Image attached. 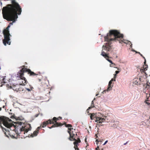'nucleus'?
Masks as SVG:
<instances>
[{"label":"nucleus","instance_id":"nucleus-8","mask_svg":"<svg viewBox=\"0 0 150 150\" xmlns=\"http://www.w3.org/2000/svg\"><path fill=\"white\" fill-rule=\"evenodd\" d=\"M69 139L71 141H75L74 142V148L75 150H79V148H78V146L79 145L78 143L81 142V140L77 136V133L76 134H73V135L71 136H70Z\"/></svg>","mask_w":150,"mask_h":150},{"label":"nucleus","instance_id":"nucleus-38","mask_svg":"<svg viewBox=\"0 0 150 150\" xmlns=\"http://www.w3.org/2000/svg\"><path fill=\"white\" fill-rule=\"evenodd\" d=\"M97 141H98V140H97H97H96V142H97Z\"/></svg>","mask_w":150,"mask_h":150},{"label":"nucleus","instance_id":"nucleus-25","mask_svg":"<svg viewBox=\"0 0 150 150\" xmlns=\"http://www.w3.org/2000/svg\"><path fill=\"white\" fill-rule=\"evenodd\" d=\"M142 57L144 59V64H146V59L143 56H142Z\"/></svg>","mask_w":150,"mask_h":150},{"label":"nucleus","instance_id":"nucleus-29","mask_svg":"<svg viewBox=\"0 0 150 150\" xmlns=\"http://www.w3.org/2000/svg\"><path fill=\"white\" fill-rule=\"evenodd\" d=\"M99 149V147H98L97 148H96V150H99L98 149Z\"/></svg>","mask_w":150,"mask_h":150},{"label":"nucleus","instance_id":"nucleus-26","mask_svg":"<svg viewBox=\"0 0 150 150\" xmlns=\"http://www.w3.org/2000/svg\"><path fill=\"white\" fill-rule=\"evenodd\" d=\"M142 57L144 59V64H146V59L143 56H142Z\"/></svg>","mask_w":150,"mask_h":150},{"label":"nucleus","instance_id":"nucleus-33","mask_svg":"<svg viewBox=\"0 0 150 150\" xmlns=\"http://www.w3.org/2000/svg\"><path fill=\"white\" fill-rule=\"evenodd\" d=\"M59 118H60V119H62V117H59Z\"/></svg>","mask_w":150,"mask_h":150},{"label":"nucleus","instance_id":"nucleus-35","mask_svg":"<svg viewBox=\"0 0 150 150\" xmlns=\"http://www.w3.org/2000/svg\"><path fill=\"white\" fill-rule=\"evenodd\" d=\"M1 81V80H0V82H1V83L2 82V81Z\"/></svg>","mask_w":150,"mask_h":150},{"label":"nucleus","instance_id":"nucleus-5","mask_svg":"<svg viewBox=\"0 0 150 150\" xmlns=\"http://www.w3.org/2000/svg\"><path fill=\"white\" fill-rule=\"evenodd\" d=\"M10 27V25H8L6 28L3 32L4 37V39L3 40V42L4 45L6 46V44L10 45L11 43V40L10 37L11 35L9 33V28Z\"/></svg>","mask_w":150,"mask_h":150},{"label":"nucleus","instance_id":"nucleus-27","mask_svg":"<svg viewBox=\"0 0 150 150\" xmlns=\"http://www.w3.org/2000/svg\"><path fill=\"white\" fill-rule=\"evenodd\" d=\"M119 73V71H115V75H116V74H118Z\"/></svg>","mask_w":150,"mask_h":150},{"label":"nucleus","instance_id":"nucleus-12","mask_svg":"<svg viewBox=\"0 0 150 150\" xmlns=\"http://www.w3.org/2000/svg\"><path fill=\"white\" fill-rule=\"evenodd\" d=\"M113 81V79H112L110 81L109 83L108 87L107 88V90L104 91H108V90H110L111 89L112 87L113 86L111 84L112 83V81Z\"/></svg>","mask_w":150,"mask_h":150},{"label":"nucleus","instance_id":"nucleus-2","mask_svg":"<svg viewBox=\"0 0 150 150\" xmlns=\"http://www.w3.org/2000/svg\"><path fill=\"white\" fill-rule=\"evenodd\" d=\"M22 11L21 9H14L13 8H10L8 9L3 10L2 9V13L3 18L8 21H12L8 25L13 24V23L15 22L18 18L17 14L20 15Z\"/></svg>","mask_w":150,"mask_h":150},{"label":"nucleus","instance_id":"nucleus-14","mask_svg":"<svg viewBox=\"0 0 150 150\" xmlns=\"http://www.w3.org/2000/svg\"><path fill=\"white\" fill-rule=\"evenodd\" d=\"M105 119L104 118H102L100 117H96V120H95V122H98L100 121L101 122H103Z\"/></svg>","mask_w":150,"mask_h":150},{"label":"nucleus","instance_id":"nucleus-16","mask_svg":"<svg viewBox=\"0 0 150 150\" xmlns=\"http://www.w3.org/2000/svg\"><path fill=\"white\" fill-rule=\"evenodd\" d=\"M39 132L38 131V130H36L34 132L33 134H32L30 135V136L32 137H33L34 136H36L38 134V133Z\"/></svg>","mask_w":150,"mask_h":150},{"label":"nucleus","instance_id":"nucleus-24","mask_svg":"<svg viewBox=\"0 0 150 150\" xmlns=\"http://www.w3.org/2000/svg\"><path fill=\"white\" fill-rule=\"evenodd\" d=\"M32 88H33L32 87L31 88V89L27 88H25L28 91H30L32 89Z\"/></svg>","mask_w":150,"mask_h":150},{"label":"nucleus","instance_id":"nucleus-7","mask_svg":"<svg viewBox=\"0 0 150 150\" xmlns=\"http://www.w3.org/2000/svg\"><path fill=\"white\" fill-rule=\"evenodd\" d=\"M12 120L9 118L4 116H0V125L2 122L4 125L7 128H10L11 126Z\"/></svg>","mask_w":150,"mask_h":150},{"label":"nucleus","instance_id":"nucleus-20","mask_svg":"<svg viewBox=\"0 0 150 150\" xmlns=\"http://www.w3.org/2000/svg\"><path fill=\"white\" fill-rule=\"evenodd\" d=\"M95 107L94 104L93 100L91 102V107H90L88 108V109H90L92 108H93Z\"/></svg>","mask_w":150,"mask_h":150},{"label":"nucleus","instance_id":"nucleus-15","mask_svg":"<svg viewBox=\"0 0 150 150\" xmlns=\"http://www.w3.org/2000/svg\"><path fill=\"white\" fill-rule=\"evenodd\" d=\"M101 55H102L105 58H109V56H108V55L104 51H102Z\"/></svg>","mask_w":150,"mask_h":150},{"label":"nucleus","instance_id":"nucleus-19","mask_svg":"<svg viewBox=\"0 0 150 150\" xmlns=\"http://www.w3.org/2000/svg\"><path fill=\"white\" fill-rule=\"evenodd\" d=\"M65 126L67 127H68V129L69 128H71V127H72V126L71 124H66V123L65 122L64 123Z\"/></svg>","mask_w":150,"mask_h":150},{"label":"nucleus","instance_id":"nucleus-13","mask_svg":"<svg viewBox=\"0 0 150 150\" xmlns=\"http://www.w3.org/2000/svg\"><path fill=\"white\" fill-rule=\"evenodd\" d=\"M144 65L143 66V68L142 69H141V71L142 72L144 73L145 74H146V73L145 72V71L147 70V69L148 68V66L147 65H146L145 64H144Z\"/></svg>","mask_w":150,"mask_h":150},{"label":"nucleus","instance_id":"nucleus-40","mask_svg":"<svg viewBox=\"0 0 150 150\" xmlns=\"http://www.w3.org/2000/svg\"><path fill=\"white\" fill-rule=\"evenodd\" d=\"M0 69H1V68H0Z\"/></svg>","mask_w":150,"mask_h":150},{"label":"nucleus","instance_id":"nucleus-23","mask_svg":"<svg viewBox=\"0 0 150 150\" xmlns=\"http://www.w3.org/2000/svg\"><path fill=\"white\" fill-rule=\"evenodd\" d=\"M150 101L148 100H147L146 101V103L148 105H150Z\"/></svg>","mask_w":150,"mask_h":150},{"label":"nucleus","instance_id":"nucleus-21","mask_svg":"<svg viewBox=\"0 0 150 150\" xmlns=\"http://www.w3.org/2000/svg\"><path fill=\"white\" fill-rule=\"evenodd\" d=\"M98 125L99 126H102V122H101L100 121L98 122H97Z\"/></svg>","mask_w":150,"mask_h":150},{"label":"nucleus","instance_id":"nucleus-18","mask_svg":"<svg viewBox=\"0 0 150 150\" xmlns=\"http://www.w3.org/2000/svg\"><path fill=\"white\" fill-rule=\"evenodd\" d=\"M1 125V124L0 125V127L2 128V130L3 131V132H4V133L6 135V132L7 131V130L5 128H4Z\"/></svg>","mask_w":150,"mask_h":150},{"label":"nucleus","instance_id":"nucleus-10","mask_svg":"<svg viewBox=\"0 0 150 150\" xmlns=\"http://www.w3.org/2000/svg\"><path fill=\"white\" fill-rule=\"evenodd\" d=\"M13 89L14 91H16V92H18L21 91V88L20 87V85L17 84L15 86H13Z\"/></svg>","mask_w":150,"mask_h":150},{"label":"nucleus","instance_id":"nucleus-37","mask_svg":"<svg viewBox=\"0 0 150 150\" xmlns=\"http://www.w3.org/2000/svg\"><path fill=\"white\" fill-rule=\"evenodd\" d=\"M86 139H85V141L86 142Z\"/></svg>","mask_w":150,"mask_h":150},{"label":"nucleus","instance_id":"nucleus-30","mask_svg":"<svg viewBox=\"0 0 150 150\" xmlns=\"http://www.w3.org/2000/svg\"><path fill=\"white\" fill-rule=\"evenodd\" d=\"M113 79V81H115V77Z\"/></svg>","mask_w":150,"mask_h":150},{"label":"nucleus","instance_id":"nucleus-39","mask_svg":"<svg viewBox=\"0 0 150 150\" xmlns=\"http://www.w3.org/2000/svg\"><path fill=\"white\" fill-rule=\"evenodd\" d=\"M3 107L4 108V106H3Z\"/></svg>","mask_w":150,"mask_h":150},{"label":"nucleus","instance_id":"nucleus-28","mask_svg":"<svg viewBox=\"0 0 150 150\" xmlns=\"http://www.w3.org/2000/svg\"><path fill=\"white\" fill-rule=\"evenodd\" d=\"M138 53L140 54L141 56H142L143 55L142 54H141L139 52H138Z\"/></svg>","mask_w":150,"mask_h":150},{"label":"nucleus","instance_id":"nucleus-22","mask_svg":"<svg viewBox=\"0 0 150 150\" xmlns=\"http://www.w3.org/2000/svg\"><path fill=\"white\" fill-rule=\"evenodd\" d=\"M105 59L110 63H111L112 64H113V63L112 62V61L111 60H110L109 59H108V58H105Z\"/></svg>","mask_w":150,"mask_h":150},{"label":"nucleus","instance_id":"nucleus-31","mask_svg":"<svg viewBox=\"0 0 150 150\" xmlns=\"http://www.w3.org/2000/svg\"><path fill=\"white\" fill-rule=\"evenodd\" d=\"M107 142H108V141H106L105 142V143H104V144H106V143Z\"/></svg>","mask_w":150,"mask_h":150},{"label":"nucleus","instance_id":"nucleus-3","mask_svg":"<svg viewBox=\"0 0 150 150\" xmlns=\"http://www.w3.org/2000/svg\"><path fill=\"white\" fill-rule=\"evenodd\" d=\"M12 121L11 124L13 125L11 126L10 128H8L11 129V127H13L14 129L13 130L16 129V132L18 134H25V133H27L29 131L31 130V127L30 124L27 123H23L21 122H17L14 125L13 124Z\"/></svg>","mask_w":150,"mask_h":150},{"label":"nucleus","instance_id":"nucleus-17","mask_svg":"<svg viewBox=\"0 0 150 150\" xmlns=\"http://www.w3.org/2000/svg\"><path fill=\"white\" fill-rule=\"evenodd\" d=\"M96 117H96V115L94 114H92L90 116V118L91 120H93L94 119V118H96Z\"/></svg>","mask_w":150,"mask_h":150},{"label":"nucleus","instance_id":"nucleus-9","mask_svg":"<svg viewBox=\"0 0 150 150\" xmlns=\"http://www.w3.org/2000/svg\"><path fill=\"white\" fill-rule=\"evenodd\" d=\"M24 74L22 75L21 76L20 75H17V77L20 78L21 79L23 80L22 81V83L19 84L20 85L25 86L26 84L28 83V81L26 80L24 76Z\"/></svg>","mask_w":150,"mask_h":150},{"label":"nucleus","instance_id":"nucleus-4","mask_svg":"<svg viewBox=\"0 0 150 150\" xmlns=\"http://www.w3.org/2000/svg\"><path fill=\"white\" fill-rule=\"evenodd\" d=\"M59 119L58 118L54 117L53 118L52 120L50 119L47 121L44 122L42 123V125L38 127L36 130H38V131L39 132V130L41 128V127H44L49 124H53L51 127H49V128L50 129L54 127H58L63 125L61 123L57 122V121Z\"/></svg>","mask_w":150,"mask_h":150},{"label":"nucleus","instance_id":"nucleus-11","mask_svg":"<svg viewBox=\"0 0 150 150\" xmlns=\"http://www.w3.org/2000/svg\"><path fill=\"white\" fill-rule=\"evenodd\" d=\"M68 129L69 130V131H68V132L69 133L70 136H72L73 134H77L76 132L75 129H74V130L71 131V130L73 129L72 128H69Z\"/></svg>","mask_w":150,"mask_h":150},{"label":"nucleus","instance_id":"nucleus-6","mask_svg":"<svg viewBox=\"0 0 150 150\" xmlns=\"http://www.w3.org/2000/svg\"><path fill=\"white\" fill-rule=\"evenodd\" d=\"M21 69L18 73L17 75H20L21 76L22 75L24 74L25 72H27L30 76H34L38 75V74L35 73L34 72L31 71L29 69H28L25 67V66L23 65L21 67Z\"/></svg>","mask_w":150,"mask_h":150},{"label":"nucleus","instance_id":"nucleus-32","mask_svg":"<svg viewBox=\"0 0 150 150\" xmlns=\"http://www.w3.org/2000/svg\"><path fill=\"white\" fill-rule=\"evenodd\" d=\"M127 143V142H126V143H125L124 144V145H126Z\"/></svg>","mask_w":150,"mask_h":150},{"label":"nucleus","instance_id":"nucleus-34","mask_svg":"<svg viewBox=\"0 0 150 150\" xmlns=\"http://www.w3.org/2000/svg\"><path fill=\"white\" fill-rule=\"evenodd\" d=\"M1 108L0 107V111H1Z\"/></svg>","mask_w":150,"mask_h":150},{"label":"nucleus","instance_id":"nucleus-1","mask_svg":"<svg viewBox=\"0 0 150 150\" xmlns=\"http://www.w3.org/2000/svg\"><path fill=\"white\" fill-rule=\"evenodd\" d=\"M123 37V35L121 34L119 31L116 30H111L109 31V33L107 34L106 36L104 37L105 41L108 43H105V45H103L102 47L103 49L108 51H110L111 49L110 45L111 41H119L120 43L123 42L125 43H127L128 41L123 40H121Z\"/></svg>","mask_w":150,"mask_h":150},{"label":"nucleus","instance_id":"nucleus-36","mask_svg":"<svg viewBox=\"0 0 150 150\" xmlns=\"http://www.w3.org/2000/svg\"><path fill=\"white\" fill-rule=\"evenodd\" d=\"M2 80H3V81H4V78H3V79H2Z\"/></svg>","mask_w":150,"mask_h":150}]
</instances>
